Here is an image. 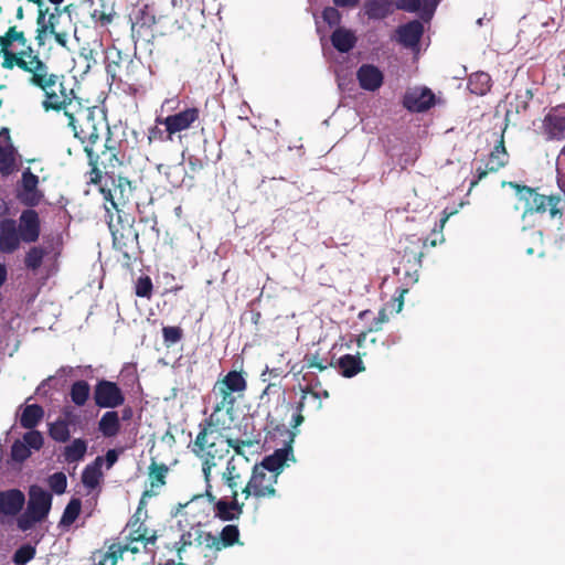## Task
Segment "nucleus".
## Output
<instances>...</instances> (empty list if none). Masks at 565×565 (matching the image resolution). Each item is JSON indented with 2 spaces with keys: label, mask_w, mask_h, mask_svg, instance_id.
<instances>
[{
  "label": "nucleus",
  "mask_w": 565,
  "mask_h": 565,
  "mask_svg": "<svg viewBox=\"0 0 565 565\" xmlns=\"http://www.w3.org/2000/svg\"><path fill=\"white\" fill-rule=\"evenodd\" d=\"M119 451L117 449H109L105 457H103L106 468L110 469L118 460Z\"/></svg>",
  "instance_id": "obj_61"
},
{
  "label": "nucleus",
  "mask_w": 565,
  "mask_h": 565,
  "mask_svg": "<svg viewBox=\"0 0 565 565\" xmlns=\"http://www.w3.org/2000/svg\"><path fill=\"white\" fill-rule=\"evenodd\" d=\"M215 386L230 393L242 392L246 388V381L241 372L231 371Z\"/></svg>",
  "instance_id": "obj_36"
},
{
  "label": "nucleus",
  "mask_w": 565,
  "mask_h": 565,
  "mask_svg": "<svg viewBox=\"0 0 565 565\" xmlns=\"http://www.w3.org/2000/svg\"><path fill=\"white\" fill-rule=\"evenodd\" d=\"M289 364L290 361H279L276 365L270 367L267 365L263 375L269 373L274 377L286 376L294 371V366L289 367Z\"/></svg>",
  "instance_id": "obj_52"
},
{
  "label": "nucleus",
  "mask_w": 565,
  "mask_h": 565,
  "mask_svg": "<svg viewBox=\"0 0 565 565\" xmlns=\"http://www.w3.org/2000/svg\"><path fill=\"white\" fill-rule=\"evenodd\" d=\"M22 441L30 448L34 450H40L43 447L44 439L42 434L39 430L30 429L23 435Z\"/></svg>",
  "instance_id": "obj_51"
},
{
  "label": "nucleus",
  "mask_w": 565,
  "mask_h": 565,
  "mask_svg": "<svg viewBox=\"0 0 565 565\" xmlns=\"http://www.w3.org/2000/svg\"><path fill=\"white\" fill-rule=\"evenodd\" d=\"M559 201L561 199L558 196H546L535 192L531 199V203L524 210L523 217L533 212L543 213L547 209L550 210L551 217L561 215V211L557 207Z\"/></svg>",
  "instance_id": "obj_24"
},
{
  "label": "nucleus",
  "mask_w": 565,
  "mask_h": 565,
  "mask_svg": "<svg viewBox=\"0 0 565 565\" xmlns=\"http://www.w3.org/2000/svg\"><path fill=\"white\" fill-rule=\"evenodd\" d=\"M121 534H125L124 537H129L131 540H138L143 542V551L148 550V545H154L157 541L156 533L150 532L147 525L142 521H140V519L137 515H134L128 521Z\"/></svg>",
  "instance_id": "obj_18"
},
{
  "label": "nucleus",
  "mask_w": 565,
  "mask_h": 565,
  "mask_svg": "<svg viewBox=\"0 0 565 565\" xmlns=\"http://www.w3.org/2000/svg\"><path fill=\"white\" fill-rule=\"evenodd\" d=\"M158 171L163 173L168 182L174 188L183 185L188 177L183 162H179L173 166L159 164Z\"/></svg>",
  "instance_id": "obj_32"
},
{
  "label": "nucleus",
  "mask_w": 565,
  "mask_h": 565,
  "mask_svg": "<svg viewBox=\"0 0 565 565\" xmlns=\"http://www.w3.org/2000/svg\"><path fill=\"white\" fill-rule=\"evenodd\" d=\"M162 333L167 344L177 343L182 338V330L179 327H164Z\"/></svg>",
  "instance_id": "obj_56"
},
{
  "label": "nucleus",
  "mask_w": 565,
  "mask_h": 565,
  "mask_svg": "<svg viewBox=\"0 0 565 565\" xmlns=\"http://www.w3.org/2000/svg\"><path fill=\"white\" fill-rule=\"evenodd\" d=\"M35 546L29 543L23 544L15 550L12 556V561L15 565H26L30 561H32L35 557Z\"/></svg>",
  "instance_id": "obj_47"
},
{
  "label": "nucleus",
  "mask_w": 565,
  "mask_h": 565,
  "mask_svg": "<svg viewBox=\"0 0 565 565\" xmlns=\"http://www.w3.org/2000/svg\"><path fill=\"white\" fill-rule=\"evenodd\" d=\"M52 507V494L40 486H31L26 509L36 515V519L44 520Z\"/></svg>",
  "instance_id": "obj_15"
},
{
  "label": "nucleus",
  "mask_w": 565,
  "mask_h": 565,
  "mask_svg": "<svg viewBox=\"0 0 565 565\" xmlns=\"http://www.w3.org/2000/svg\"><path fill=\"white\" fill-rule=\"evenodd\" d=\"M119 559H122L121 550L113 543L106 552H98L94 555V565H116Z\"/></svg>",
  "instance_id": "obj_45"
},
{
  "label": "nucleus",
  "mask_w": 565,
  "mask_h": 565,
  "mask_svg": "<svg viewBox=\"0 0 565 565\" xmlns=\"http://www.w3.org/2000/svg\"><path fill=\"white\" fill-rule=\"evenodd\" d=\"M358 79L363 89L374 92L383 84V74L374 65H362L358 71Z\"/></svg>",
  "instance_id": "obj_25"
},
{
  "label": "nucleus",
  "mask_w": 565,
  "mask_h": 565,
  "mask_svg": "<svg viewBox=\"0 0 565 565\" xmlns=\"http://www.w3.org/2000/svg\"><path fill=\"white\" fill-rule=\"evenodd\" d=\"M364 10L370 19H383L393 12V2L392 0H367Z\"/></svg>",
  "instance_id": "obj_34"
},
{
  "label": "nucleus",
  "mask_w": 565,
  "mask_h": 565,
  "mask_svg": "<svg viewBox=\"0 0 565 565\" xmlns=\"http://www.w3.org/2000/svg\"><path fill=\"white\" fill-rule=\"evenodd\" d=\"M541 134L546 141L565 140V104L551 107L544 115Z\"/></svg>",
  "instance_id": "obj_9"
},
{
  "label": "nucleus",
  "mask_w": 565,
  "mask_h": 565,
  "mask_svg": "<svg viewBox=\"0 0 565 565\" xmlns=\"http://www.w3.org/2000/svg\"><path fill=\"white\" fill-rule=\"evenodd\" d=\"M205 497L214 504L215 516L222 521H234L238 520L243 513V502H238V492H232V500L226 501L224 499H216L212 493L211 483L206 484Z\"/></svg>",
  "instance_id": "obj_11"
},
{
  "label": "nucleus",
  "mask_w": 565,
  "mask_h": 565,
  "mask_svg": "<svg viewBox=\"0 0 565 565\" xmlns=\"http://www.w3.org/2000/svg\"><path fill=\"white\" fill-rule=\"evenodd\" d=\"M68 126L84 145V150L92 163L100 156L109 160L115 158L103 141V136L108 132L107 125L102 118L96 119L93 109L84 107L81 103H73L70 107Z\"/></svg>",
  "instance_id": "obj_1"
},
{
  "label": "nucleus",
  "mask_w": 565,
  "mask_h": 565,
  "mask_svg": "<svg viewBox=\"0 0 565 565\" xmlns=\"http://www.w3.org/2000/svg\"><path fill=\"white\" fill-rule=\"evenodd\" d=\"M398 41L407 46L415 47L423 34V24L418 21L409 22L397 30Z\"/></svg>",
  "instance_id": "obj_30"
},
{
  "label": "nucleus",
  "mask_w": 565,
  "mask_h": 565,
  "mask_svg": "<svg viewBox=\"0 0 565 565\" xmlns=\"http://www.w3.org/2000/svg\"><path fill=\"white\" fill-rule=\"evenodd\" d=\"M24 502L25 497L21 490H0V515H17L22 510Z\"/></svg>",
  "instance_id": "obj_21"
},
{
  "label": "nucleus",
  "mask_w": 565,
  "mask_h": 565,
  "mask_svg": "<svg viewBox=\"0 0 565 565\" xmlns=\"http://www.w3.org/2000/svg\"><path fill=\"white\" fill-rule=\"evenodd\" d=\"M303 381H307L308 384L301 388V397L299 402H297L295 405L287 404V409L291 411V418L288 422V425L291 429H297L305 420V417L302 413L305 411H319L322 407L321 403V395L320 391L317 390V386H319V381L309 380V374L306 373L303 375Z\"/></svg>",
  "instance_id": "obj_5"
},
{
  "label": "nucleus",
  "mask_w": 565,
  "mask_h": 565,
  "mask_svg": "<svg viewBox=\"0 0 565 565\" xmlns=\"http://www.w3.org/2000/svg\"><path fill=\"white\" fill-rule=\"evenodd\" d=\"M44 252L41 248L33 247L29 250L25 257V265L29 268L36 269L43 259Z\"/></svg>",
  "instance_id": "obj_55"
},
{
  "label": "nucleus",
  "mask_w": 565,
  "mask_h": 565,
  "mask_svg": "<svg viewBox=\"0 0 565 565\" xmlns=\"http://www.w3.org/2000/svg\"><path fill=\"white\" fill-rule=\"evenodd\" d=\"M1 51L0 54L6 57V53H13L10 49L18 43L21 49L26 46V40L21 31H18L14 26L10 28L4 36L0 38Z\"/></svg>",
  "instance_id": "obj_40"
},
{
  "label": "nucleus",
  "mask_w": 565,
  "mask_h": 565,
  "mask_svg": "<svg viewBox=\"0 0 565 565\" xmlns=\"http://www.w3.org/2000/svg\"><path fill=\"white\" fill-rule=\"evenodd\" d=\"M87 451V443L82 438L74 439L64 448L63 457L68 463L82 460Z\"/></svg>",
  "instance_id": "obj_38"
},
{
  "label": "nucleus",
  "mask_w": 565,
  "mask_h": 565,
  "mask_svg": "<svg viewBox=\"0 0 565 565\" xmlns=\"http://www.w3.org/2000/svg\"><path fill=\"white\" fill-rule=\"evenodd\" d=\"M31 456V449L20 439L11 446V458L17 462H23Z\"/></svg>",
  "instance_id": "obj_49"
},
{
  "label": "nucleus",
  "mask_w": 565,
  "mask_h": 565,
  "mask_svg": "<svg viewBox=\"0 0 565 565\" xmlns=\"http://www.w3.org/2000/svg\"><path fill=\"white\" fill-rule=\"evenodd\" d=\"M120 68H121V66H120L118 63H116V62L109 63V64L107 65V72H108L109 74H111V76H113L114 78H115V77H119V78H121Z\"/></svg>",
  "instance_id": "obj_63"
},
{
  "label": "nucleus",
  "mask_w": 565,
  "mask_h": 565,
  "mask_svg": "<svg viewBox=\"0 0 565 565\" xmlns=\"http://www.w3.org/2000/svg\"><path fill=\"white\" fill-rule=\"evenodd\" d=\"M44 417V409L39 404L26 405L20 416V425L25 429L35 428Z\"/></svg>",
  "instance_id": "obj_33"
},
{
  "label": "nucleus",
  "mask_w": 565,
  "mask_h": 565,
  "mask_svg": "<svg viewBox=\"0 0 565 565\" xmlns=\"http://www.w3.org/2000/svg\"><path fill=\"white\" fill-rule=\"evenodd\" d=\"M82 510V501L78 498H72L64 509L58 527L68 529L79 516Z\"/></svg>",
  "instance_id": "obj_37"
},
{
  "label": "nucleus",
  "mask_w": 565,
  "mask_h": 565,
  "mask_svg": "<svg viewBox=\"0 0 565 565\" xmlns=\"http://www.w3.org/2000/svg\"><path fill=\"white\" fill-rule=\"evenodd\" d=\"M405 292H406V290H402L401 295L397 298L393 299L391 302H388L385 308H387V310L395 311L396 313H399L404 306V294Z\"/></svg>",
  "instance_id": "obj_60"
},
{
  "label": "nucleus",
  "mask_w": 565,
  "mask_h": 565,
  "mask_svg": "<svg viewBox=\"0 0 565 565\" xmlns=\"http://www.w3.org/2000/svg\"><path fill=\"white\" fill-rule=\"evenodd\" d=\"M115 544L121 550V555L129 552L132 555L139 554L143 550V542L138 540H131L129 537H122V541L115 542Z\"/></svg>",
  "instance_id": "obj_48"
},
{
  "label": "nucleus",
  "mask_w": 565,
  "mask_h": 565,
  "mask_svg": "<svg viewBox=\"0 0 565 565\" xmlns=\"http://www.w3.org/2000/svg\"><path fill=\"white\" fill-rule=\"evenodd\" d=\"M169 472V468L166 463H158L152 460L149 466V482L150 490H146L142 498L147 495L157 494V489L162 488L166 484V479Z\"/></svg>",
  "instance_id": "obj_27"
},
{
  "label": "nucleus",
  "mask_w": 565,
  "mask_h": 565,
  "mask_svg": "<svg viewBox=\"0 0 565 565\" xmlns=\"http://www.w3.org/2000/svg\"><path fill=\"white\" fill-rule=\"evenodd\" d=\"M450 214H446L441 220H440V224H439V230H434L433 232V238L429 239V245L431 247H435L437 246L439 243L444 242V235H443V230H444V226L446 224V222L448 221Z\"/></svg>",
  "instance_id": "obj_58"
},
{
  "label": "nucleus",
  "mask_w": 565,
  "mask_h": 565,
  "mask_svg": "<svg viewBox=\"0 0 565 565\" xmlns=\"http://www.w3.org/2000/svg\"><path fill=\"white\" fill-rule=\"evenodd\" d=\"M248 458H236L232 457L226 465L225 470L222 473L224 483L232 490V492H238L237 487L242 484L243 479L248 470Z\"/></svg>",
  "instance_id": "obj_16"
},
{
  "label": "nucleus",
  "mask_w": 565,
  "mask_h": 565,
  "mask_svg": "<svg viewBox=\"0 0 565 565\" xmlns=\"http://www.w3.org/2000/svg\"><path fill=\"white\" fill-rule=\"evenodd\" d=\"M435 96L429 88H409L404 96V106L412 111H424L434 105Z\"/></svg>",
  "instance_id": "obj_17"
},
{
  "label": "nucleus",
  "mask_w": 565,
  "mask_h": 565,
  "mask_svg": "<svg viewBox=\"0 0 565 565\" xmlns=\"http://www.w3.org/2000/svg\"><path fill=\"white\" fill-rule=\"evenodd\" d=\"M289 455H292L290 446L277 449L273 455L266 456L260 463H256L253 468L265 473L275 475V477L278 478Z\"/></svg>",
  "instance_id": "obj_19"
},
{
  "label": "nucleus",
  "mask_w": 565,
  "mask_h": 565,
  "mask_svg": "<svg viewBox=\"0 0 565 565\" xmlns=\"http://www.w3.org/2000/svg\"><path fill=\"white\" fill-rule=\"evenodd\" d=\"M34 86L41 88L44 93V99L42 102L43 108L49 110H63L64 116L68 119L70 107L73 103H81L77 98L72 96V92L67 93L58 76L49 73L43 79L34 84Z\"/></svg>",
  "instance_id": "obj_3"
},
{
  "label": "nucleus",
  "mask_w": 565,
  "mask_h": 565,
  "mask_svg": "<svg viewBox=\"0 0 565 565\" xmlns=\"http://www.w3.org/2000/svg\"><path fill=\"white\" fill-rule=\"evenodd\" d=\"M213 552H220L223 548L231 547L234 544L239 543V530L236 525L228 524L224 526L220 533V536L213 535Z\"/></svg>",
  "instance_id": "obj_28"
},
{
  "label": "nucleus",
  "mask_w": 565,
  "mask_h": 565,
  "mask_svg": "<svg viewBox=\"0 0 565 565\" xmlns=\"http://www.w3.org/2000/svg\"><path fill=\"white\" fill-rule=\"evenodd\" d=\"M332 44L340 52H349L355 44V34L343 28L337 29L332 34Z\"/></svg>",
  "instance_id": "obj_35"
},
{
  "label": "nucleus",
  "mask_w": 565,
  "mask_h": 565,
  "mask_svg": "<svg viewBox=\"0 0 565 565\" xmlns=\"http://www.w3.org/2000/svg\"><path fill=\"white\" fill-rule=\"evenodd\" d=\"M94 401L99 407L115 408L125 402V397L116 383L104 380L95 386Z\"/></svg>",
  "instance_id": "obj_12"
},
{
  "label": "nucleus",
  "mask_w": 565,
  "mask_h": 565,
  "mask_svg": "<svg viewBox=\"0 0 565 565\" xmlns=\"http://www.w3.org/2000/svg\"><path fill=\"white\" fill-rule=\"evenodd\" d=\"M277 480L278 478H276L275 475H270L268 472L265 473L253 468L250 478L242 489V493L246 500L248 498H253L257 502L266 499H274L278 497V492L275 487L277 484Z\"/></svg>",
  "instance_id": "obj_6"
},
{
  "label": "nucleus",
  "mask_w": 565,
  "mask_h": 565,
  "mask_svg": "<svg viewBox=\"0 0 565 565\" xmlns=\"http://www.w3.org/2000/svg\"><path fill=\"white\" fill-rule=\"evenodd\" d=\"M200 431L190 444L192 454L202 462L205 483H211L212 469L230 454L231 444L220 431L218 426L206 423L200 424Z\"/></svg>",
  "instance_id": "obj_2"
},
{
  "label": "nucleus",
  "mask_w": 565,
  "mask_h": 565,
  "mask_svg": "<svg viewBox=\"0 0 565 565\" xmlns=\"http://www.w3.org/2000/svg\"><path fill=\"white\" fill-rule=\"evenodd\" d=\"M21 190L19 191V199L25 205H36L41 200V193L38 190L39 178L30 170L22 173Z\"/></svg>",
  "instance_id": "obj_23"
},
{
  "label": "nucleus",
  "mask_w": 565,
  "mask_h": 565,
  "mask_svg": "<svg viewBox=\"0 0 565 565\" xmlns=\"http://www.w3.org/2000/svg\"><path fill=\"white\" fill-rule=\"evenodd\" d=\"M71 399L77 406L86 404L89 397V385L85 381H76L71 387Z\"/></svg>",
  "instance_id": "obj_46"
},
{
  "label": "nucleus",
  "mask_w": 565,
  "mask_h": 565,
  "mask_svg": "<svg viewBox=\"0 0 565 565\" xmlns=\"http://www.w3.org/2000/svg\"><path fill=\"white\" fill-rule=\"evenodd\" d=\"M328 365L334 366L338 372L345 377H352L364 370L361 355H341L335 364L329 362L328 359L318 361V355H312L307 364L302 366V370L307 367L323 371Z\"/></svg>",
  "instance_id": "obj_8"
},
{
  "label": "nucleus",
  "mask_w": 565,
  "mask_h": 565,
  "mask_svg": "<svg viewBox=\"0 0 565 565\" xmlns=\"http://www.w3.org/2000/svg\"><path fill=\"white\" fill-rule=\"evenodd\" d=\"M120 428V418L116 411H108L104 413L98 422V431L105 438L116 437L119 434Z\"/></svg>",
  "instance_id": "obj_29"
},
{
  "label": "nucleus",
  "mask_w": 565,
  "mask_h": 565,
  "mask_svg": "<svg viewBox=\"0 0 565 565\" xmlns=\"http://www.w3.org/2000/svg\"><path fill=\"white\" fill-rule=\"evenodd\" d=\"M226 440L228 441V444H231V448H233L235 450L236 455L238 456L237 458L245 457L243 448L252 445V443L249 440L230 439V438H226Z\"/></svg>",
  "instance_id": "obj_59"
},
{
  "label": "nucleus",
  "mask_w": 565,
  "mask_h": 565,
  "mask_svg": "<svg viewBox=\"0 0 565 565\" xmlns=\"http://www.w3.org/2000/svg\"><path fill=\"white\" fill-rule=\"evenodd\" d=\"M216 394L220 395V401L215 404L212 414L209 418H206L203 423L211 424L218 427H225V419L222 417V413L228 416V419L232 420V413L235 404V397L232 393L224 391L217 386H215Z\"/></svg>",
  "instance_id": "obj_14"
},
{
  "label": "nucleus",
  "mask_w": 565,
  "mask_h": 565,
  "mask_svg": "<svg viewBox=\"0 0 565 565\" xmlns=\"http://www.w3.org/2000/svg\"><path fill=\"white\" fill-rule=\"evenodd\" d=\"M136 295L150 298L152 295V281L148 276L140 277L136 282Z\"/></svg>",
  "instance_id": "obj_53"
},
{
  "label": "nucleus",
  "mask_w": 565,
  "mask_h": 565,
  "mask_svg": "<svg viewBox=\"0 0 565 565\" xmlns=\"http://www.w3.org/2000/svg\"><path fill=\"white\" fill-rule=\"evenodd\" d=\"M104 459L102 456L95 458V460L87 465L82 472V482L88 489H95L103 478L102 466Z\"/></svg>",
  "instance_id": "obj_31"
},
{
  "label": "nucleus",
  "mask_w": 565,
  "mask_h": 565,
  "mask_svg": "<svg viewBox=\"0 0 565 565\" xmlns=\"http://www.w3.org/2000/svg\"><path fill=\"white\" fill-rule=\"evenodd\" d=\"M198 119L199 110L196 108H188L163 119H157V122L166 127L168 138L172 140L173 135L189 129Z\"/></svg>",
  "instance_id": "obj_13"
},
{
  "label": "nucleus",
  "mask_w": 565,
  "mask_h": 565,
  "mask_svg": "<svg viewBox=\"0 0 565 565\" xmlns=\"http://www.w3.org/2000/svg\"><path fill=\"white\" fill-rule=\"evenodd\" d=\"M71 28V15H65L58 9H55L46 19L44 11L40 10L38 18L39 32L54 35L55 41L63 47H66Z\"/></svg>",
  "instance_id": "obj_7"
},
{
  "label": "nucleus",
  "mask_w": 565,
  "mask_h": 565,
  "mask_svg": "<svg viewBox=\"0 0 565 565\" xmlns=\"http://www.w3.org/2000/svg\"><path fill=\"white\" fill-rule=\"evenodd\" d=\"M510 185L513 189H515L519 200L523 201L525 203V207H527L529 204L531 203V199L535 194V191L529 186H522L512 182L510 183Z\"/></svg>",
  "instance_id": "obj_57"
},
{
  "label": "nucleus",
  "mask_w": 565,
  "mask_h": 565,
  "mask_svg": "<svg viewBox=\"0 0 565 565\" xmlns=\"http://www.w3.org/2000/svg\"><path fill=\"white\" fill-rule=\"evenodd\" d=\"M14 148L12 142H6L0 146V174H9L14 166Z\"/></svg>",
  "instance_id": "obj_44"
},
{
  "label": "nucleus",
  "mask_w": 565,
  "mask_h": 565,
  "mask_svg": "<svg viewBox=\"0 0 565 565\" xmlns=\"http://www.w3.org/2000/svg\"><path fill=\"white\" fill-rule=\"evenodd\" d=\"M438 2L439 0H398L397 8L409 12L423 9L426 13L430 14Z\"/></svg>",
  "instance_id": "obj_42"
},
{
  "label": "nucleus",
  "mask_w": 565,
  "mask_h": 565,
  "mask_svg": "<svg viewBox=\"0 0 565 565\" xmlns=\"http://www.w3.org/2000/svg\"><path fill=\"white\" fill-rule=\"evenodd\" d=\"M387 308H383L380 312H379V317H377V322H376V328H380V326L384 322H386L388 320V317H387Z\"/></svg>",
  "instance_id": "obj_64"
},
{
  "label": "nucleus",
  "mask_w": 565,
  "mask_h": 565,
  "mask_svg": "<svg viewBox=\"0 0 565 565\" xmlns=\"http://www.w3.org/2000/svg\"><path fill=\"white\" fill-rule=\"evenodd\" d=\"M509 154L504 147L503 137L499 141V145L491 151L489 160L487 162V169L489 171H498L508 163Z\"/></svg>",
  "instance_id": "obj_39"
},
{
  "label": "nucleus",
  "mask_w": 565,
  "mask_h": 565,
  "mask_svg": "<svg viewBox=\"0 0 565 565\" xmlns=\"http://www.w3.org/2000/svg\"><path fill=\"white\" fill-rule=\"evenodd\" d=\"M131 192L132 189L130 181L125 178H118L114 188L107 191V195L109 196L111 206L119 210V207L124 206L129 200Z\"/></svg>",
  "instance_id": "obj_26"
},
{
  "label": "nucleus",
  "mask_w": 565,
  "mask_h": 565,
  "mask_svg": "<svg viewBox=\"0 0 565 565\" xmlns=\"http://www.w3.org/2000/svg\"><path fill=\"white\" fill-rule=\"evenodd\" d=\"M18 231L25 243H32L39 238L40 220L34 210H26L21 214Z\"/></svg>",
  "instance_id": "obj_22"
},
{
  "label": "nucleus",
  "mask_w": 565,
  "mask_h": 565,
  "mask_svg": "<svg viewBox=\"0 0 565 565\" xmlns=\"http://www.w3.org/2000/svg\"><path fill=\"white\" fill-rule=\"evenodd\" d=\"M213 534L211 532L203 531L200 526H191L189 531L184 532L180 541L177 543L179 558L182 559V554L186 551L193 550L200 554L203 548L213 551Z\"/></svg>",
  "instance_id": "obj_10"
},
{
  "label": "nucleus",
  "mask_w": 565,
  "mask_h": 565,
  "mask_svg": "<svg viewBox=\"0 0 565 565\" xmlns=\"http://www.w3.org/2000/svg\"><path fill=\"white\" fill-rule=\"evenodd\" d=\"M50 437L57 443H66L71 438L70 423L66 419H56L49 425Z\"/></svg>",
  "instance_id": "obj_41"
},
{
  "label": "nucleus",
  "mask_w": 565,
  "mask_h": 565,
  "mask_svg": "<svg viewBox=\"0 0 565 565\" xmlns=\"http://www.w3.org/2000/svg\"><path fill=\"white\" fill-rule=\"evenodd\" d=\"M468 88L476 95H484L490 89V76L483 72L473 73L469 77Z\"/></svg>",
  "instance_id": "obj_43"
},
{
  "label": "nucleus",
  "mask_w": 565,
  "mask_h": 565,
  "mask_svg": "<svg viewBox=\"0 0 565 565\" xmlns=\"http://www.w3.org/2000/svg\"><path fill=\"white\" fill-rule=\"evenodd\" d=\"M323 19L328 23H333L339 20V12L334 8H327L323 11Z\"/></svg>",
  "instance_id": "obj_62"
},
{
  "label": "nucleus",
  "mask_w": 565,
  "mask_h": 565,
  "mask_svg": "<svg viewBox=\"0 0 565 565\" xmlns=\"http://www.w3.org/2000/svg\"><path fill=\"white\" fill-rule=\"evenodd\" d=\"M41 519H36V515L31 513L28 509L18 519V527L21 531H28L34 526L35 523L41 522Z\"/></svg>",
  "instance_id": "obj_54"
},
{
  "label": "nucleus",
  "mask_w": 565,
  "mask_h": 565,
  "mask_svg": "<svg viewBox=\"0 0 565 565\" xmlns=\"http://www.w3.org/2000/svg\"><path fill=\"white\" fill-rule=\"evenodd\" d=\"M49 487L56 494H63L67 487V478L64 472H55L49 477Z\"/></svg>",
  "instance_id": "obj_50"
},
{
  "label": "nucleus",
  "mask_w": 565,
  "mask_h": 565,
  "mask_svg": "<svg viewBox=\"0 0 565 565\" xmlns=\"http://www.w3.org/2000/svg\"><path fill=\"white\" fill-rule=\"evenodd\" d=\"M21 235L14 220L6 218L0 222V250L12 253L19 248Z\"/></svg>",
  "instance_id": "obj_20"
},
{
  "label": "nucleus",
  "mask_w": 565,
  "mask_h": 565,
  "mask_svg": "<svg viewBox=\"0 0 565 565\" xmlns=\"http://www.w3.org/2000/svg\"><path fill=\"white\" fill-rule=\"evenodd\" d=\"M14 66L30 74L29 83L34 85L49 74V68L29 45L13 53H6L2 67L11 70Z\"/></svg>",
  "instance_id": "obj_4"
}]
</instances>
